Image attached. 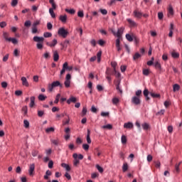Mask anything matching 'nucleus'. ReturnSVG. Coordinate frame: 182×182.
<instances>
[{"label":"nucleus","instance_id":"57","mask_svg":"<svg viewBox=\"0 0 182 182\" xmlns=\"http://www.w3.org/2000/svg\"><path fill=\"white\" fill-rule=\"evenodd\" d=\"M77 16L79 18H83V16H85V14H83V11H79L77 12Z\"/></svg>","mask_w":182,"mask_h":182},{"label":"nucleus","instance_id":"18","mask_svg":"<svg viewBox=\"0 0 182 182\" xmlns=\"http://www.w3.org/2000/svg\"><path fill=\"white\" fill-rule=\"evenodd\" d=\"M87 142L88 144L92 143V139H90V129H87Z\"/></svg>","mask_w":182,"mask_h":182},{"label":"nucleus","instance_id":"40","mask_svg":"<svg viewBox=\"0 0 182 182\" xmlns=\"http://www.w3.org/2000/svg\"><path fill=\"white\" fill-rule=\"evenodd\" d=\"M53 132H55V128L53 127L46 129V133H53Z\"/></svg>","mask_w":182,"mask_h":182},{"label":"nucleus","instance_id":"53","mask_svg":"<svg viewBox=\"0 0 182 182\" xmlns=\"http://www.w3.org/2000/svg\"><path fill=\"white\" fill-rule=\"evenodd\" d=\"M44 38H51L52 36V33L50 32H46L43 33Z\"/></svg>","mask_w":182,"mask_h":182},{"label":"nucleus","instance_id":"1","mask_svg":"<svg viewBox=\"0 0 182 182\" xmlns=\"http://www.w3.org/2000/svg\"><path fill=\"white\" fill-rule=\"evenodd\" d=\"M124 31V28L123 27H121L117 30V32L115 35V36H117V38L116 40V48L118 52H120V50H122V47H120V39H122V35H123Z\"/></svg>","mask_w":182,"mask_h":182},{"label":"nucleus","instance_id":"6","mask_svg":"<svg viewBox=\"0 0 182 182\" xmlns=\"http://www.w3.org/2000/svg\"><path fill=\"white\" fill-rule=\"evenodd\" d=\"M73 157L74 159L73 165L75 166V167H77V166L80 164V161L77 159V154H73Z\"/></svg>","mask_w":182,"mask_h":182},{"label":"nucleus","instance_id":"19","mask_svg":"<svg viewBox=\"0 0 182 182\" xmlns=\"http://www.w3.org/2000/svg\"><path fill=\"white\" fill-rule=\"evenodd\" d=\"M149 95H151L153 99H160L161 97V95H160V94H156L154 92H149Z\"/></svg>","mask_w":182,"mask_h":182},{"label":"nucleus","instance_id":"5","mask_svg":"<svg viewBox=\"0 0 182 182\" xmlns=\"http://www.w3.org/2000/svg\"><path fill=\"white\" fill-rule=\"evenodd\" d=\"M28 174L30 177H33V176H35V164H30Z\"/></svg>","mask_w":182,"mask_h":182},{"label":"nucleus","instance_id":"27","mask_svg":"<svg viewBox=\"0 0 182 182\" xmlns=\"http://www.w3.org/2000/svg\"><path fill=\"white\" fill-rule=\"evenodd\" d=\"M117 84L116 89H117V90H119V93L122 94V93H123V90H122L119 87L120 86V79L117 80Z\"/></svg>","mask_w":182,"mask_h":182},{"label":"nucleus","instance_id":"64","mask_svg":"<svg viewBox=\"0 0 182 182\" xmlns=\"http://www.w3.org/2000/svg\"><path fill=\"white\" fill-rule=\"evenodd\" d=\"M6 23L5 21L0 22V28H5Z\"/></svg>","mask_w":182,"mask_h":182},{"label":"nucleus","instance_id":"51","mask_svg":"<svg viewBox=\"0 0 182 182\" xmlns=\"http://www.w3.org/2000/svg\"><path fill=\"white\" fill-rule=\"evenodd\" d=\"M23 123H24V127H25L26 129H29V121L27 120V119H25V120L23 121Z\"/></svg>","mask_w":182,"mask_h":182},{"label":"nucleus","instance_id":"34","mask_svg":"<svg viewBox=\"0 0 182 182\" xmlns=\"http://www.w3.org/2000/svg\"><path fill=\"white\" fill-rule=\"evenodd\" d=\"M141 58V55L139 53H136L133 56L134 60H137V59H140Z\"/></svg>","mask_w":182,"mask_h":182},{"label":"nucleus","instance_id":"37","mask_svg":"<svg viewBox=\"0 0 182 182\" xmlns=\"http://www.w3.org/2000/svg\"><path fill=\"white\" fill-rule=\"evenodd\" d=\"M173 92H178L180 90V85L178 84H174L173 85Z\"/></svg>","mask_w":182,"mask_h":182},{"label":"nucleus","instance_id":"10","mask_svg":"<svg viewBox=\"0 0 182 182\" xmlns=\"http://www.w3.org/2000/svg\"><path fill=\"white\" fill-rule=\"evenodd\" d=\"M132 103H134V105H140L141 103L140 98L136 96L133 97Z\"/></svg>","mask_w":182,"mask_h":182},{"label":"nucleus","instance_id":"31","mask_svg":"<svg viewBox=\"0 0 182 182\" xmlns=\"http://www.w3.org/2000/svg\"><path fill=\"white\" fill-rule=\"evenodd\" d=\"M141 126L144 130H149V129H150V125L147 124V122H144Z\"/></svg>","mask_w":182,"mask_h":182},{"label":"nucleus","instance_id":"23","mask_svg":"<svg viewBox=\"0 0 182 182\" xmlns=\"http://www.w3.org/2000/svg\"><path fill=\"white\" fill-rule=\"evenodd\" d=\"M134 17H135V18H141V16H143V14H141V12H140V11H134Z\"/></svg>","mask_w":182,"mask_h":182},{"label":"nucleus","instance_id":"56","mask_svg":"<svg viewBox=\"0 0 182 182\" xmlns=\"http://www.w3.org/2000/svg\"><path fill=\"white\" fill-rule=\"evenodd\" d=\"M43 58H45V59H50V54H49V53L48 52H46L44 54H43Z\"/></svg>","mask_w":182,"mask_h":182},{"label":"nucleus","instance_id":"54","mask_svg":"<svg viewBox=\"0 0 182 182\" xmlns=\"http://www.w3.org/2000/svg\"><path fill=\"white\" fill-rule=\"evenodd\" d=\"M22 112H24V115L26 116L28 114V106L23 107Z\"/></svg>","mask_w":182,"mask_h":182},{"label":"nucleus","instance_id":"7","mask_svg":"<svg viewBox=\"0 0 182 182\" xmlns=\"http://www.w3.org/2000/svg\"><path fill=\"white\" fill-rule=\"evenodd\" d=\"M33 41L34 42H38V43H43V41H45V38L43 37L36 36L33 37Z\"/></svg>","mask_w":182,"mask_h":182},{"label":"nucleus","instance_id":"33","mask_svg":"<svg viewBox=\"0 0 182 182\" xmlns=\"http://www.w3.org/2000/svg\"><path fill=\"white\" fill-rule=\"evenodd\" d=\"M127 170H129V165L127 164V163H125L123 164L122 171H123V173H126V171H127Z\"/></svg>","mask_w":182,"mask_h":182},{"label":"nucleus","instance_id":"55","mask_svg":"<svg viewBox=\"0 0 182 182\" xmlns=\"http://www.w3.org/2000/svg\"><path fill=\"white\" fill-rule=\"evenodd\" d=\"M120 69H121V72L122 73H124V72H126V70L127 69V65H121Z\"/></svg>","mask_w":182,"mask_h":182},{"label":"nucleus","instance_id":"11","mask_svg":"<svg viewBox=\"0 0 182 182\" xmlns=\"http://www.w3.org/2000/svg\"><path fill=\"white\" fill-rule=\"evenodd\" d=\"M21 82L23 86H26V87H29V82H28V80H26V77H21Z\"/></svg>","mask_w":182,"mask_h":182},{"label":"nucleus","instance_id":"13","mask_svg":"<svg viewBox=\"0 0 182 182\" xmlns=\"http://www.w3.org/2000/svg\"><path fill=\"white\" fill-rule=\"evenodd\" d=\"M144 93V96L146 97V100H150V97L149 96V95H150V92H149V90L145 89L143 92Z\"/></svg>","mask_w":182,"mask_h":182},{"label":"nucleus","instance_id":"41","mask_svg":"<svg viewBox=\"0 0 182 182\" xmlns=\"http://www.w3.org/2000/svg\"><path fill=\"white\" fill-rule=\"evenodd\" d=\"M49 12H50V14L51 16V18H56V14L53 11V9H49Z\"/></svg>","mask_w":182,"mask_h":182},{"label":"nucleus","instance_id":"58","mask_svg":"<svg viewBox=\"0 0 182 182\" xmlns=\"http://www.w3.org/2000/svg\"><path fill=\"white\" fill-rule=\"evenodd\" d=\"M89 144H82V149H84V150H85V151H87V150H89Z\"/></svg>","mask_w":182,"mask_h":182},{"label":"nucleus","instance_id":"29","mask_svg":"<svg viewBox=\"0 0 182 182\" xmlns=\"http://www.w3.org/2000/svg\"><path fill=\"white\" fill-rule=\"evenodd\" d=\"M121 141L122 144H127V137L125 135H122L121 138Z\"/></svg>","mask_w":182,"mask_h":182},{"label":"nucleus","instance_id":"43","mask_svg":"<svg viewBox=\"0 0 182 182\" xmlns=\"http://www.w3.org/2000/svg\"><path fill=\"white\" fill-rule=\"evenodd\" d=\"M56 45H58V40L56 38H54L53 40V43H51V45H50V48H53L56 46Z\"/></svg>","mask_w":182,"mask_h":182},{"label":"nucleus","instance_id":"32","mask_svg":"<svg viewBox=\"0 0 182 182\" xmlns=\"http://www.w3.org/2000/svg\"><path fill=\"white\" fill-rule=\"evenodd\" d=\"M97 62L98 63H100V60H102V50H100L97 53Z\"/></svg>","mask_w":182,"mask_h":182},{"label":"nucleus","instance_id":"39","mask_svg":"<svg viewBox=\"0 0 182 182\" xmlns=\"http://www.w3.org/2000/svg\"><path fill=\"white\" fill-rule=\"evenodd\" d=\"M87 113V108L86 107H84L82 110L81 116L82 117H85V115Z\"/></svg>","mask_w":182,"mask_h":182},{"label":"nucleus","instance_id":"17","mask_svg":"<svg viewBox=\"0 0 182 182\" xmlns=\"http://www.w3.org/2000/svg\"><path fill=\"white\" fill-rule=\"evenodd\" d=\"M38 99L41 102H43V101L46 100V99H48V97L43 94H40L38 97Z\"/></svg>","mask_w":182,"mask_h":182},{"label":"nucleus","instance_id":"48","mask_svg":"<svg viewBox=\"0 0 182 182\" xmlns=\"http://www.w3.org/2000/svg\"><path fill=\"white\" fill-rule=\"evenodd\" d=\"M181 164V162H179L178 164L175 165V171H176V173H180V164Z\"/></svg>","mask_w":182,"mask_h":182},{"label":"nucleus","instance_id":"59","mask_svg":"<svg viewBox=\"0 0 182 182\" xmlns=\"http://www.w3.org/2000/svg\"><path fill=\"white\" fill-rule=\"evenodd\" d=\"M100 12H101L102 15H107V10L105 9H100Z\"/></svg>","mask_w":182,"mask_h":182},{"label":"nucleus","instance_id":"9","mask_svg":"<svg viewBox=\"0 0 182 182\" xmlns=\"http://www.w3.org/2000/svg\"><path fill=\"white\" fill-rule=\"evenodd\" d=\"M77 102V99L76 97L71 96L68 100L67 103L68 105H70L71 103H76Z\"/></svg>","mask_w":182,"mask_h":182},{"label":"nucleus","instance_id":"35","mask_svg":"<svg viewBox=\"0 0 182 182\" xmlns=\"http://www.w3.org/2000/svg\"><path fill=\"white\" fill-rule=\"evenodd\" d=\"M154 67L156 68V69L161 70V64L159 61L155 62Z\"/></svg>","mask_w":182,"mask_h":182},{"label":"nucleus","instance_id":"12","mask_svg":"<svg viewBox=\"0 0 182 182\" xmlns=\"http://www.w3.org/2000/svg\"><path fill=\"white\" fill-rule=\"evenodd\" d=\"M60 21L63 23H66V21H68V16L66 14L61 15L59 17Z\"/></svg>","mask_w":182,"mask_h":182},{"label":"nucleus","instance_id":"61","mask_svg":"<svg viewBox=\"0 0 182 182\" xmlns=\"http://www.w3.org/2000/svg\"><path fill=\"white\" fill-rule=\"evenodd\" d=\"M14 56H16V58H18V56H19V50H18V48H16L14 51Z\"/></svg>","mask_w":182,"mask_h":182},{"label":"nucleus","instance_id":"49","mask_svg":"<svg viewBox=\"0 0 182 182\" xmlns=\"http://www.w3.org/2000/svg\"><path fill=\"white\" fill-rule=\"evenodd\" d=\"M59 99H60V94H57V95L55 97V100L54 101V103L55 105H58V103H59Z\"/></svg>","mask_w":182,"mask_h":182},{"label":"nucleus","instance_id":"45","mask_svg":"<svg viewBox=\"0 0 182 182\" xmlns=\"http://www.w3.org/2000/svg\"><path fill=\"white\" fill-rule=\"evenodd\" d=\"M36 47H37V49L42 50V49H43V43H38L36 44Z\"/></svg>","mask_w":182,"mask_h":182},{"label":"nucleus","instance_id":"30","mask_svg":"<svg viewBox=\"0 0 182 182\" xmlns=\"http://www.w3.org/2000/svg\"><path fill=\"white\" fill-rule=\"evenodd\" d=\"M65 12H68V14H70V15H75L76 13V11L73 9H65Z\"/></svg>","mask_w":182,"mask_h":182},{"label":"nucleus","instance_id":"38","mask_svg":"<svg viewBox=\"0 0 182 182\" xmlns=\"http://www.w3.org/2000/svg\"><path fill=\"white\" fill-rule=\"evenodd\" d=\"M32 25V22H31L30 20L26 21L24 23V26L26 28H31V26Z\"/></svg>","mask_w":182,"mask_h":182},{"label":"nucleus","instance_id":"8","mask_svg":"<svg viewBox=\"0 0 182 182\" xmlns=\"http://www.w3.org/2000/svg\"><path fill=\"white\" fill-rule=\"evenodd\" d=\"M174 16V9H173V6L171 5H169L168 8L167 16L168 18H170V16Z\"/></svg>","mask_w":182,"mask_h":182},{"label":"nucleus","instance_id":"52","mask_svg":"<svg viewBox=\"0 0 182 182\" xmlns=\"http://www.w3.org/2000/svg\"><path fill=\"white\" fill-rule=\"evenodd\" d=\"M158 18H159V21L163 20V18H164V14H163V12L158 13Z\"/></svg>","mask_w":182,"mask_h":182},{"label":"nucleus","instance_id":"26","mask_svg":"<svg viewBox=\"0 0 182 182\" xmlns=\"http://www.w3.org/2000/svg\"><path fill=\"white\" fill-rule=\"evenodd\" d=\"M102 129H107V130H112L113 129V125L108 124L107 125H103Z\"/></svg>","mask_w":182,"mask_h":182},{"label":"nucleus","instance_id":"22","mask_svg":"<svg viewBox=\"0 0 182 182\" xmlns=\"http://www.w3.org/2000/svg\"><path fill=\"white\" fill-rule=\"evenodd\" d=\"M105 74L107 76H112V75H113V70H112V68H107Z\"/></svg>","mask_w":182,"mask_h":182},{"label":"nucleus","instance_id":"16","mask_svg":"<svg viewBox=\"0 0 182 182\" xmlns=\"http://www.w3.org/2000/svg\"><path fill=\"white\" fill-rule=\"evenodd\" d=\"M61 167H63V168H65L66 171H70V170H71L70 166H69V164H65V163H62Z\"/></svg>","mask_w":182,"mask_h":182},{"label":"nucleus","instance_id":"20","mask_svg":"<svg viewBox=\"0 0 182 182\" xmlns=\"http://www.w3.org/2000/svg\"><path fill=\"white\" fill-rule=\"evenodd\" d=\"M66 70H69V72H70V70H73V66H69V63H68V62H65L63 63Z\"/></svg>","mask_w":182,"mask_h":182},{"label":"nucleus","instance_id":"63","mask_svg":"<svg viewBox=\"0 0 182 182\" xmlns=\"http://www.w3.org/2000/svg\"><path fill=\"white\" fill-rule=\"evenodd\" d=\"M11 5V6H16L18 5V0H12Z\"/></svg>","mask_w":182,"mask_h":182},{"label":"nucleus","instance_id":"24","mask_svg":"<svg viewBox=\"0 0 182 182\" xmlns=\"http://www.w3.org/2000/svg\"><path fill=\"white\" fill-rule=\"evenodd\" d=\"M127 22L129 23L130 26H137V23H136V22L133 21L132 20V18H128L127 20Z\"/></svg>","mask_w":182,"mask_h":182},{"label":"nucleus","instance_id":"50","mask_svg":"<svg viewBox=\"0 0 182 182\" xmlns=\"http://www.w3.org/2000/svg\"><path fill=\"white\" fill-rule=\"evenodd\" d=\"M119 102H120V100H119V98H117V97H114L112 99L113 105H117Z\"/></svg>","mask_w":182,"mask_h":182},{"label":"nucleus","instance_id":"62","mask_svg":"<svg viewBox=\"0 0 182 182\" xmlns=\"http://www.w3.org/2000/svg\"><path fill=\"white\" fill-rule=\"evenodd\" d=\"M44 114H45V112L44 111H41V110L38 111V117H42V116H43Z\"/></svg>","mask_w":182,"mask_h":182},{"label":"nucleus","instance_id":"3","mask_svg":"<svg viewBox=\"0 0 182 182\" xmlns=\"http://www.w3.org/2000/svg\"><path fill=\"white\" fill-rule=\"evenodd\" d=\"M58 35L62 38H68V35H69V31H68L65 27H61L58 31Z\"/></svg>","mask_w":182,"mask_h":182},{"label":"nucleus","instance_id":"60","mask_svg":"<svg viewBox=\"0 0 182 182\" xmlns=\"http://www.w3.org/2000/svg\"><path fill=\"white\" fill-rule=\"evenodd\" d=\"M23 92L22 90H16L15 95L16 96H22Z\"/></svg>","mask_w":182,"mask_h":182},{"label":"nucleus","instance_id":"25","mask_svg":"<svg viewBox=\"0 0 182 182\" xmlns=\"http://www.w3.org/2000/svg\"><path fill=\"white\" fill-rule=\"evenodd\" d=\"M8 42H12L14 45H18V39L15 38H9V39H8Z\"/></svg>","mask_w":182,"mask_h":182},{"label":"nucleus","instance_id":"28","mask_svg":"<svg viewBox=\"0 0 182 182\" xmlns=\"http://www.w3.org/2000/svg\"><path fill=\"white\" fill-rule=\"evenodd\" d=\"M31 102H30V107H33L35 106V97L32 96L30 98Z\"/></svg>","mask_w":182,"mask_h":182},{"label":"nucleus","instance_id":"2","mask_svg":"<svg viewBox=\"0 0 182 182\" xmlns=\"http://www.w3.org/2000/svg\"><path fill=\"white\" fill-rule=\"evenodd\" d=\"M63 87V85L60 83L59 81H54L51 84H48V90L49 92H53V88L54 87Z\"/></svg>","mask_w":182,"mask_h":182},{"label":"nucleus","instance_id":"42","mask_svg":"<svg viewBox=\"0 0 182 182\" xmlns=\"http://www.w3.org/2000/svg\"><path fill=\"white\" fill-rule=\"evenodd\" d=\"M142 73L144 76H149L150 75V70L149 69H144Z\"/></svg>","mask_w":182,"mask_h":182},{"label":"nucleus","instance_id":"47","mask_svg":"<svg viewBox=\"0 0 182 182\" xmlns=\"http://www.w3.org/2000/svg\"><path fill=\"white\" fill-rule=\"evenodd\" d=\"M3 36H4V39H5V41L6 42H8V39H9V33H8L7 32H4L3 33Z\"/></svg>","mask_w":182,"mask_h":182},{"label":"nucleus","instance_id":"44","mask_svg":"<svg viewBox=\"0 0 182 182\" xmlns=\"http://www.w3.org/2000/svg\"><path fill=\"white\" fill-rule=\"evenodd\" d=\"M95 167H96V168L98 170L99 173H103L104 169H103V168H102V166H100V165L97 164V165L95 166Z\"/></svg>","mask_w":182,"mask_h":182},{"label":"nucleus","instance_id":"14","mask_svg":"<svg viewBox=\"0 0 182 182\" xmlns=\"http://www.w3.org/2000/svg\"><path fill=\"white\" fill-rule=\"evenodd\" d=\"M53 60L54 62L59 60V53H58V50L53 52Z\"/></svg>","mask_w":182,"mask_h":182},{"label":"nucleus","instance_id":"46","mask_svg":"<svg viewBox=\"0 0 182 182\" xmlns=\"http://www.w3.org/2000/svg\"><path fill=\"white\" fill-rule=\"evenodd\" d=\"M98 45H100V46H105L106 45V41H105L104 40L100 39L98 41Z\"/></svg>","mask_w":182,"mask_h":182},{"label":"nucleus","instance_id":"15","mask_svg":"<svg viewBox=\"0 0 182 182\" xmlns=\"http://www.w3.org/2000/svg\"><path fill=\"white\" fill-rule=\"evenodd\" d=\"M126 38L127 39V41H129V42H133V41H134V36H134V35H130V34H129V33H127V34H126Z\"/></svg>","mask_w":182,"mask_h":182},{"label":"nucleus","instance_id":"4","mask_svg":"<svg viewBox=\"0 0 182 182\" xmlns=\"http://www.w3.org/2000/svg\"><path fill=\"white\" fill-rule=\"evenodd\" d=\"M70 79H72V75L70 74H67L65 77V80L64 82V85L65 87H70Z\"/></svg>","mask_w":182,"mask_h":182},{"label":"nucleus","instance_id":"36","mask_svg":"<svg viewBox=\"0 0 182 182\" xmlns=\"http://www.w3.org/2000/svg\"><path fill=\"white\" fill-rule=\"evenodd\" d=\"M171 56L173 59H178V58H180V54L178 53L172 52Z\"/></svg>","mask_w":182,"mask_h":182},{"label":"nucleus","instance_id":"21","mask_svg":"<svg viewBox=\"0 0 182 182\" xmlns=\"http://www.w3.org/2000/svg\"><path fill=\"white\" fill-rule=\"evenodd\" d=\"M124 129H133V123L127 122L124 124Z\"/></svg>","mask_w":182,"mask_h":182}]
</instances>
